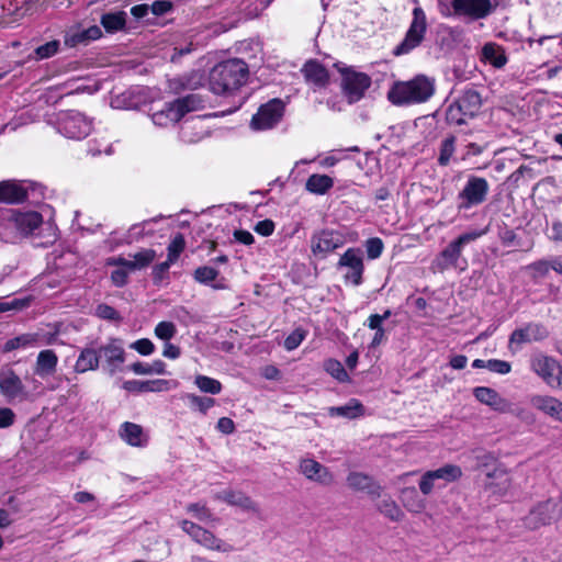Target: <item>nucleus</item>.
<instances>
[{"instance_id": "1", "label": "nucleus", "mask_w": 562, "mask_h": 562, "mask_svg": "<svg viewBox=\"0 0 562 562\" xmlns=\"http://www.w3.org/2000/svg\"><path fill=\"white\" fill-rule=\"evenodd\" d=\"M248 66L241 59H228L214 66L210 72V89L216 94L239 89L247 79Z\"/></svg>"}, {"instance_id": "2", "label": "nucleus", "mask_w": 562, "mask_h": 562, "mask_svg": "<svg viewBox=\"0 0 562 562\" xmlns=\"http://www.w3.org/2000/svg\"><path fill=\"white\" fill-rule=\"evenodd\" d=\"M435 93V80L425 75L407 81L395 82L387 92V99L395 105L423 103Z\"/></svg>"}, {"instance_id": "3", "label": "nucleus", "mask_w": 562, "mask_h": 562, "mask_svg": "<svg viewBox=\"0 0 562 562\" xmlns=\"http://www.w3.org/2000/svg\"><path fill=\"white\" fill-rule=\"evenodd\" d=\"M485 234V231H472L461 234L457 239L452 240L432 262L436 271H443L448 268H458L462 255V248L476 240Z\"/></svg>"}, {"instance_id": "4", "label": "nucleus", "mask_w": 562, "mask_h": 562, "mask_svg": "<svg viewBox=\"0 0 562 562\" xmlns=\"http://www.w3.org/2000/svg\"><path fill=\"white\" fill-rule=\"evenodd\" d=\"M42 222L43 217L37 212L14 213L4 221V228L9 233H3V238L13 243L20 237L32 234Z\"/></svg>"}, {"instance_id": "5", "label": "nucleus", "mask_w": 562, "mask_h": 562, "mask_svg": "<svg viewBox=\"0 0 562 562\" xmlns=\"http://www.w3.org/2000/svg\"><path fill=\"white\" fill-rule=\"evenodd\" d=\"M481 95L475 90H467L447 109V121L461 125L473 117L481 108Z\"/></svg>"}, {"instance_id": "6", "label": "nucleus", "mask_w": 562, "mask_h": 562, "mask_svg": "<svg viewBox=\"0 0 562 562\" xmlns=\"http://www.w3.org/2000/svg\"><path fill=\"white\" fill-rule=\"evenodd\" d=\"M562 517V505L558 499L549 498L535 505L525 517V526L531 530L551 525Z\"/></svg>"}, {"instance_id": "7", "label": "nucleus", "mask_w": 562, "mask_h": 562, "mask_svg": "<svg viewBox=\"0 0 562 562\" xmlns=\"http://www.w3.org/2000/svg\"><path fill=\"white\" fill-rule=\"evenodd\" d=\"M530 368L547 385L562 391V366L554 358L536 355L531 358Z\"/></svg>"}, {"instance_id": "8", "label": "nucleus", "mask_w": 562, "mask_h": 562, "mask_svg": "<svg viewBox=\"0 0 562 562\" xmlns=\"http://www.w3.org/2000/svg\"><path fill=\"white\" fill-rule=\"evenodd\" d=\"M427 29L426 14L424 10L416 7L413 10V20L406 32L403 42L394 49L395 55H404L420 45Z\"/></svg>"}, {"instance_id": "9", "label": "nucleus", "mask_w": 562, "mask_h": 562, "mask_svg": "<svg viewBox=\"0 0 562 562\" xmlns=\"http://www.w3.org/2000/svg\"><path fill=\"white\" fill-rule=\"evenodd\" d=\"M490 184L485 178L470 176L459 192V209L468 210L472 206L482 204L488 194Z\"/></svg>"}, {"instance_id": "10", "label": "nucleus", "mask_w": 562, "mask_h": 562, "mask_svg": "<svg viewBox=\"0 0 562 562\" xmlns=\"http://www.w3.org/2000/svg\"><path fill=\"white\" fill-rule=\"evenodd\" d=\"M91 128L92 122L78 111H68L58 119V131L68 138H83L91 132Z\"/></svg>"}, {"instance_id": "11", "label": "nucleus", "mask_w": 562, "mask_h": 562, "mask_svg": "<svg viewBox=\"0 0 562 562\" xmlns=\"http://www.w3.org/2000/svg\"><path fill=\"white\" fill-rule=\"evenodd\" d=\"M180 527L186 533H188L192 538L193 541L209 550L220 552L233 551V547L231 544L226 543L222 539L215 537L211 531L202 528L201 526L190 520H181Z\"/></svg>"}, {"instance_id": "12", "label": "nucleus", "mask_w": 562, "mask_h": 562, "mask_svg": "<svg viewBox=\"0 0 562 562\" xmlns=\"http://www.w3.org/2000/svg\"><path fill=\"white\" fill-rule=\"evenodd\" d=\"M451 3L456 15L471 20L485 19L493 11L491 0H439L441 7Z\"/></svg>"}, {"instance_id": "13", "label": "nucleus", "mask_w": 562, "mask_h": 562, "mask_svg": "<svg viewBox=\"0 0 562 562\" xmlns=\"http://www.w3.org/2000/svg\"><path fill=\"white\" fill-rule=\"evenodd\" d=\"M341 88L349 103L361 100L366 91L371 86V78L364 72H358L352 69H344Z\"/></svg>"}, {"instance_id": "14", "label": "nucleus", "mask_w": 562, "mask_h": 562, "mask_svg": "<svg viewBox=\"0 0 562 562\" xmlns=\"http://www.w3.org/2000/svg\"><path fill=\"white\" fill-rule=\"evenodd\" d=\"M0 393L8 401H24L29 398V392L22 379L12 368L0 370Z\"/></svg>"}, {"instance_id": "15", "label": "nucleus", "mask_w": 562, "mask_h": 562, "mask_svg": "<svg viewBox=\"0 0 562 562\" xmlns=\"http://www.w3.org/2000/svg\"><path fill=\"white\" fill-rule=\"evenodd\" d=\"M344 245L341 236L334 231L323 229L311 237V251L314 257L325 259L330 252Z\"/></svg>"}, {"instance_id": "16", "label": "nucleus", "mask_w": 562, "mask_h": 562, "mask_svg": "<svg viewBox=\"0 0 562 562\" xmlns=\"http://www.w3.org/2000/svg\"><path fill=\"white\" fill-rule=\"evenodd\" d=\"M283 103L278 99H273L261 105L258 112L252 116L251 127L257 131L269 130L273 127L282 117Z\"/></svg>"}, {"instance_id": "17", "label": "nucleus", "mask_w": 562, "mask_h": 562, "mask_svg": "<svg viewBox=\"0 0 562 562\" xmlns=\"http://www.w3.org/2000/svg\"><path fill=\"white\" fill-rule=\"evenodd\" d=\"M548 337L547 328L537 323H529L525 327L515 329L508 342L512 351H517L524 344L543 340Z\"/></svg>"}, {"instance_id": "18", "label": "nucleus", "mask_w": 562, "mask_h": 562, "mask_svg": "<svg viewBox=\"0 0 562 562\" xmlns=\"http://www.w3.org/2000/svg\"><path fill=\"white\" fill-rule=\"evenodd\" d=\"M299 472L304 475L306 480L323 486H329L335 481V476L329 469L312 458L300 460Z\"/></svg>"}, {"instance_id": "19", "label": "nucleus", "mask_w": 562, "mask_h": 562, "mask_svg": "<svg viewBox=\"0 0 562 562\" xmlns=\"http://www.w3.org/2000/svg\"><path fill=\"white\" fill-rule=\"evenodd\" d=\"M338 266L347 269L345 273V280L347 282H351L353 285L361 284L364 266L360 249H347L340 257Z\"/></svg>"}, {"instance_id": "20", "label": "nucleus", "mask_w": 562, "mask_h": 562, "mask_svg": "<svg viewBox=\"0 0 562 562\" xmlns=\"http://www.w3.org/2000/svg\"><path fill=\"white\" fill-rule=\"evenodd\" d=\"M98 350L100 358H104L105 366L111 374L115 373L125 361V351L120 339L111 338Z\"/></svg>"}, {"instance_id": "21", "label": "nucleus", "mask_w": 562, "mask_h": 562, "mask_svg": "<svg viewBox=\"0 0 562 562\" xmlns=\"http://www.w3.org/2000/svg\"><path fill=\"white\" fill-rule=\"evenodd\" d=\"M530 404L552 420L562 423V401L560 398L552 395L533 394L530 396Z\"/></svg>"}, {"instance_id": "22", "label": "nucleus", "mask_w": 562, "mask_h": 562, "mask_svg": "<svg viewBox=\"0 0 562 562\" xmlns=\"http://www.w3.org/2000/svg\"><path fill=\"white\" fill-rule=\"evenodd\" d=\"M305 81L314 89L326 88L329 85L330 77L328 70L315 59L307 60L301 69Z\"/></svg>"}, {"instance_id": "23", "label": "nucleus", "mask_w": 562, "mask_h": 562, "mask_svg": "<svg viewBox=\"0 0 562 562\" xmlns=\"http://www.w3.org/2000/svg\"><path fill=\"white\" fill-rule=\"evenodd\" d=\"M58 361V356L53 349L41 350L33 366L34 375L47 380L56 373Z\"/></svg>"}, {"instance_id": "24", "label": "nucleus", "mask_w": 562, "mask_h": 562, "mask_svg": "<svg viewBox=\"0 0 562 562\" xmlns=\"http://www.w3.org/2000/svg\"><path fill=\"white\" fill-rule=\"evenodd\" d=\"M487 481L485 488L494 495L504 496L506 495L513 484L509 472L503 467H496L487 473Z\"/></svg>"}, {"instance_id": "25", "label": "nucleus", "mask_w": 562, "mask_h": 562, "mask_svg": "<svg viewBox=\"0 0 562 562\" xmlns=\"http://www.w3.org/2000/svg\"><path fill=\"white\" fill-rule=\"evenodd\" d=\"M473 395L480 403L490 406L498 413L510 411V403L491 387L477 386L473 390Z\"/></svg>"}, {"instance_id": "26", "label": "nucleus", "mask_w": 562, "mask_h": 562, "mask_svg": "<svg viewBox=\"0 0 562 562\" xmlns=\"http://www.w3.org/2000/svg\"><path fill=\"white\" fill-rule=\"evenodd\" d=\"M347 484L355 491L368 493L371 497H381V486L369 475L361 472H350Z\"/></svg>"}, {"instance_id": "27", "label": "nucleus", "mask_w": 562, "mask_h": 562, "mask_svg": "<svg viewBox=\"0 0 562 562\" xmlns=\"http://www.w3.org/2000/svg\"><path fill=\"white\" fill-rule=\"evenodd\" d=\"M122 387L133 393H158L169 391L172 386L170 381L158 379L149 381L128 380L122 384Z\"/></svg>"}, {"instance_id": "28", "label": "nucleus", "mask_w": 562, "mask_h": 562, "mask_svg": "<svg viewBox=\"0 0 562 562\" xmlns=\"http://www.w3.org/2000/svg\"><path fill=\"white\" fill-rule=\"evenodd\" d=\"M120 437L130 446L143 448L148 442V436L138 424L125 422L119 430Z\"/></svg>"}, {"instance_id": "29", "label": "nucleus", "mask_w": 562, "mask_h": 562, "mask_svg": "<svg viewBox=\"0 0 562 562\" xmlns=\"http://www.w3.org/2000/svg\"><path fill=\"white\" fill-rule=\"evenodd\" d=\"M99 350L93 347H86L81 349L74 366V371L79 374L86 373L88 371H94L99 368Z\"/></svg>"}, {"instance_id": "30", "label": "nucleus", "mask_w": 562, "mask_h": 562, "mask_svg": "<svg viewBox=\"0 0 562 562\" xmlns=\"http://www.w3.org/2000/svg\"><path fill=\"white\" fill-rule=\"evenodd\" d=\"M481 61L488 64L495 68H503L507 64V56L505 49L493 42L486 43L481 50Z\"/></svg>"}, {"instance_id": "31", "label": "nucleus", "mask_w": 562, "mask_h": 562, "mask_svg": "<svg viewBox=\"0 0 562 562\" xmlns=\"http://www.w3.org/2000/svg\"><path fill=\"white\" fill-rule=\"evenodd\" d=\"M216 497L232 506H237L244 510L254 513L258 512L257 504L243 492L227 490L218 493Z\"/></svg>"}, {"instance_id": "32", "label": "nucleus", "mask_w": 562, "mask_h": 562, "mask_svg": "<svg viewBox=\"0 0 562 562\" xmlns=\"http://www.w3.org/2000/svg\"><path fill=\"white\" fill-rule=\"evenodd\" d=\"M40 335L34 333H26L19 335L16 337H13L5 341V344L2 347L3 352H11L16 349H25L35 347L38 345Z\"/></svg>"}, {"instance_id": "33", "label": "nucleus", "mask_w": 562, "mask_h": 562, "mask_svg": "<svg viewBox=\"0 0 562 562\" xmlns=\"http://www.w3.org/2000/svg\"><path fill=\"white\" fill-rule=\"evenodd\" d=\"M334 186V180L327 175L314 173L308 177L305 183V189L313 193L323 195L327 193Z\"/></svg>"}, {"instance_id": "34", "label": "nucleus", "mask_w": 562, "mask_h": 562, "mask_svg": "<svg viewBox=\"0 0 562 562\" xmlns=\"http://www.w3.org/2000/svg\"><path fill=\"white\" fill-rule=\"evenodd\" d=\"M435 481L438 482V487H442L448 483L454 482L462 476V470L454 464H446L439 469L431 470Z\"/></svg>"}, {"instance_id": "35", "label": "nucleus", "mask_w": 562, "mask_h": 562, "mask_svg": "<svg viewBox=\"0 0 562 562\" xmlns=\"http://www.w3.org/2000/svg\"><path fill=\"white\" fill-rule=\"evenodd\" d=\"M26 196L25 191L19 184L10 181L0 182V202L19 203Z\"/></svg>"}, {"instance_id": "36", "label": "nucleus", "mask_w": 562, "mask_h": 562, "mask_svg": "<svg viewBox=\"0 0 562 562\" xmlns=\"http://www.w3.org/2000/svg\"><path fill=\"white\" fill-rule=\"evenodd\" d=\"M376 507L384 517L392 521H401L404 518V512L391 496H383Z\"/></svg>"}, {"instance_id": "37", "label": "nucleus", "mask_w": 562, "mask_h": 562, "mask_svg": "<svg viewBox=\"0 0 562 562\" xmlns=\"http://www.w3.org/2000/svg\"><path fill=\"white\" fill-rule=\"evenodd\" d=\"M402 503L411 513H422L426 508V501L422 498L415 487H407L402 491Z\"/></svg>"}, {"instance_id": "38", "label": "nucleus", "mask_w": 562, "mask_h": 562, "mask_svg": "<svg viewBox=\"0 0 562 562\" xmlns=\"http://www.w3.org/2000/svg\"><path fill=\"white\" fill-rule=\"evenodd\" d=\"M182 119L188 112L199 110L202 108L203 100L198 94H188L183 98L177 99L171 102Z\"/></svg>"}, {"instance_id": "39", "label": "nucleus", "mask_w": 562, "mask_h": 562, "mask_svg": "<svg viewBox=\"0 0 562 562\" xmlns=\"http://www.w3.org/2000/svg\"><path fill=\"white\" fill-rule=\"evenodd\" d=\"M206 132L201 121L186 122L181 127V138L186 143H196L205 136Z\"/></svg>"}, {"instance_id": "40", "label": "nucleus", "mask_w": 562, "mask_h": 562, "mask_svg": "<svg viewBox=\"0 0 562 562\" xmlns=\"http://www.w3.org/2000/svg\"><path fill=\"white\" fill-rule=\"evenodd\" d=\"M151 119L154 124L158 126L172 125L181 120L171 102L168 103L161 111L155 112Z\"/></svg>"}, {"instance_id": "41", "label": "nucleus", "mask_w": 562, "mask_h": 562, "mask_svg": "<svg viewBox=\"0 0 562 562\" xmlns=\"http://www.w3.org/2000/svg\"><path fill=\"white\" fill-rule=\"evenodd\" d=\"M100 22L106 32H117L125 26V13L122 11L105 13L101 16Z\"/></svg>"}, {"instance_id": "42", "label": "nucleus", "mask_w": 562, "mask_h": 562, "mask_svg": "<svg viewBox=\"0 0 562 562\" xmlns=\"http://www.w3.org/2000/svg\"><path fill=\"white\" fill-rule=\"evenodd\" d=\"M131 257V271L142 270L153 263L156 259V251L154 249H142Z\"/></svg>"}, {"instance_id": "43", "label": "nucleus", "mask_w": 562, "mask_h": 562, "mask_svg": "<svg viewBox=\"0 0 562 562\" xmlns=\"http://www.w3.org/2000/svg\"><path fill=\"white\" fill-rule=\"evenodd\" d=\"M362 414L363 406L357 400H351L347 405L330 408V415L342 416L346 418H356Z\"/></svg>"}, {"instance_id": "44", "label": "nucleus", "mask_w": 562, "mask_h": 562, "mask_svg": "<svg viewBox=\"0 0 562 562\" xmlns=\"http://www.w3.org/2000/svg\"><path fill=\"white\" fill-rule=\"evenodd\" d=\"M195 385L199 387L201 392L210 393V394H218L222 391V383L213 378L199 374L194 380Z\"/></svg>"}, {"instance_id": "45", "label": "nucleus", "mask_w": 562, "mask_h": 562, "mask_svg": "<svg viewBox=\"0 0 562 562\" xmlns=\"http://www.w3.org/2000/svg\"><path fill=\"white\" fill-rule=\"evenodd\" d=\"M324 368H325L326 372L328 374H330L337 381H339V382H349L350 381V378H349L346 369L344 368L341 362H339L338 360L328 359L325 362Z\"/></svg>"}, {"instance_id": "46", "label": "nucleus", "mask_w": 562, "mask_h": 562, "mask_svg": "<svg viewBox=\"0 0 562 562\" xmlns=\"http://www.w3.org/2000/svg\"><path fill=\"white\" fill-rule=\"evenodd\" d=\"M186 248V240L182 234H177L168 245L167 260L175 263Z\"/></svg>"}, {"instance_id": "47", "label": "nucleus", "mask_w": 562, "mask_h": 562, "mask_svg": "<svg viewBox=\"0 0 562 562\" xmlns=\"http://www.w3.org/2000/svg\"><path fill=\"white\" fill-rule=\"evenodd\" d=\"M218 273L215 268L203 266L195 269L193 277L196 282L209 284L218 277Z\"/></svg>"}, {"instance_id": "48", "label": "nucleus", "mask_w": 562, "mask_h": 562, "mask_svg": "<svg viewBox=\"0 0 562 562\" xmlns=\"http://www.w3.org/2000/svg\"><path fill=\"white\" fill-rule=\"evenodd\" d=\"M177 334L176 325L171 322H160L155 327V335L161 340L168 341Z\"/></svg>"}, {"instance_id": "49", "label": "nucleus", "mask_w": 562, "mask_h": 562, "mask_svg": "<svg viewBox=\"0 0 562 562\" xmlns=\"http://www.w3.org/2000/svg\"><path fill=\"white\" fill-rule=\"evenodd\" d=\"M306 337V331L302 328H296L284 339V348L288 351L296 349Z\"/></svg>"}, {"instance_id": "50", "label": "nucleus", "mask_w": 562, "mask_h": 562, "mask_svg": "<svg viewBox=\"0 0 562 562\" xmlns=\"http://www.w3.org/2000/svg\"><path fill=\"white\" fill-rule=\"evenodd\" d=\"M188 400L193 407L198 408L203 414H205L215 404V400L212 397H202L194 394H189Z\"/></svg>"}, {"instance_id": "51", "label": "nucleus", "mask_w": 562, "mask_h": 562, "mask_svg": "<svg viewBox=\"0 0 562 562\" xmlns=\"http://www.w3.org/2000/svg\"><path fill=\"white\" fill-rule=\"evenodd\" d=\"M364 246L369 259L379 258L384 249L382 239L378 237L369 238Z\"/></svg>"}, {"instance_id": "52", "label": "nucleus", "mask_w": 562, "mask_h": 562, "mask_svg": "<svg viewBox=\"0 0 562 562\" xmlns=\"http://www.w3.org/2000/svg\"><path fill=\"white\" fill-rule=\"evenodd\" d=\"M59 49V42L54 40L45 43L44 45L38 46L35 49L37 59H46L54 56Z\"/></svg>"}, {"instance_id": "53", "label": "nucleus", "mask_w": 562, "mask_h": 562, "mask_svg": "<svg viewBox=\"0 0 562 562\" xmlns=\"http://www.w3.org/2000/svg\"><path fill=\"white\" fill-rule=\"evenodd\" d=\"M188 513L192 514L200 521H207L212 519L211 512L202 504H190L187 507Z\"/></svg>"}, {"instance_id": "54", "label": "nucleus", "mask_w": 562, "mask_h": 562, "mask_svg": "<svg viewBox=\"0 0 562 562\" xmlns=\"http://www.w3.org/2000/svg\"><path fill=\"white\" fill-rule=\"evenodd\" d=\"M486 369L498 374H507L512 370V366L508 361L491 359L486 361Z\"/></svg>"}, {"instance_id": "55", "label": "nucleus", "mask_w": 562, "mask_h": 562, "mask_svg": "<svg viewBox=\"0 0 562 562\" xmlns=\"http://www.w3.org/2000/svg\"><path fill=\"white\" fill-rule=\"evenodd\" d=\"M527 269L532 272L533 278L546 277L549 273V260L541 259L530 263Z\"/></svg>"}, {"instance_id": "56", "label": "nucleus", "mask_w": 562, "mask_h": 562, "mask_svg": "<svg viewBox=\"0 0 562 562\" xmlns=\"http://www.w3.org/2000/svg\"><path fill=\"white\" fill-rule=\"evenodd\" d=\"M172 263L168 260L156 265L153 268V280L156 284H160L162 281H165L168 278V270Z\"/></svg>"}, {"instance_id": "57", "label": "nucleus", "mask_w": 562, "mask_h": 562, "mask_svg": "<svg viewBox=\"0 0 562 562\" xmlns=\"http://www.w3.org/2000/svg\"><path fill=\"white\" fill-rule=\"evenodd\" d=\"M454 151V139L453 138H447L442 142L441 146V153L439 156V164L442 166H446L449 162V159L451 158L452 154Z\"/></svg>"}, {"instance_id": "58", "label": "nucleus", "mask_w": 562, "mask_h": 562, "mask_svg": "<svg viewBox=\"0 0 562 562\" xmlns=\"http://www.w3.org/2000/svg\"><path fill=\"white\" fill-rule=\"evenodd\" d=\"M131 348L136 350L138 353H140L143 356H149L155 350L154 344L147 338H142V339L134 341L131 345Z\"/></svg>"}, {"instance_id": "59", "label": "nucleus", "mask_w": 562, "mask_h": 562, "mask_svg": "<svg viewBox=\"0 0 562 562\" xmlns=\"http://www.w3.org/2000/svg\"><path fill=\"white\" fill-rule=\"evenodd\" d=\"M432 474L430 471H427L423 474L420 481H419V490L424 495H429L432 490L437 486Z\"/></svg>"}, {"instance_id": "60", "label": "nucleus", "mask_w": 562, "mask_h": 562, "mask_svg": "<svg viewBox=\"0 0 562 562\" xmlns=\"http://www.w3.org/2000/svg\"><path fill=\"white\" fill-rule=\"evenodd\" d=\"M513 414L515 417H517L519 420L525 423H532L535 420V417L532 413L522 406H516L514 407L510 403V411L508 412Z\"/></svg>"}, {"instance_id": "61", "label": "nucleus", "mask_w": 562, "mask_h": 562, "mask_svg": "<svg viewBox=\"0 0 562 562\" xmlns=\"http://www.w3.org/2000/svg\"><path fill=\"white\" fill-rule=\"evenodd\" d=\"M15 422V413L9 407L0 408V428H9Z\"/></svg>"}, {"instance_id": "62", "label": "nucleus", "mask_w": 562, "mask_h": 562, "mask_svg": "<svg viewBox=\"0 0 562 562\" xmlns=\"http://www.w3.org/2000/svg\"><path fill=\"white\" fill-rule=\"evenodd\" d=\"M64 42L69 47H75L78 44L87 43L85 31H76L74 33H67Z\"/></svg>"}, {"instance_id": "63", "label": "nucleus", "mask_w": 562, "mask_h": 562, "mask_svg": "<svg viewBox=\"0 0 562 562\" xmlns=\"http://www.w3.org/2000/svg\"><path fill=\"white\" fill-rule=\"evenodd\" d=\"M255 232L261 236L268 237L274 232V223L271 220H263L256 224Z\"/></svg>"}, {"instance_id": "64", "label": "nucleus", "mask_w": 562, "mask_h": 562, "mask_svg": "<svg viewBox=\"0 0 562 562\" xmlns=\"http://www.w3.org/2000/svg\"><path fill=\"white\" fill-rule=\"evenodd\" d=\"M97 315L103 319L119 318L117 312L110 305L100 304L95 310Z\"/></svg>"}]
</instances>
